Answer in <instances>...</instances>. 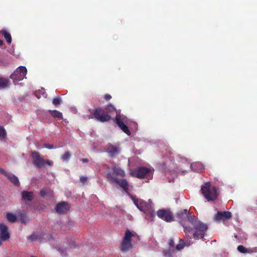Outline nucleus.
<instances>
[{"instance_id": "nucleus-1", "label": "nucleus", "mask_w": 257, "mask_h": 257, "mask_svg": "<svg viewBox=\"0 0 257 257\" xmlns=\"http://www.w3.org/2000/svg\"><path fill=\"white\" fill-rule=\"evenodd\" d=\"M177 220L182 224L185 233L190 232L195 229L193 237L196 239H203L208 229L207 225L198 220L194 215H191L185 209L176 213Z\"/></svg>"}, {"instance_id": "nucleus-2", "label": "nucleus", "mask_w": 257, "mask_h": 257, "mask_svg": "<svg viewBox=\"0 0 257 257\" xmlns=\"http://www.w3.org/2000/svg\"><path fill=\"white\" fill-rule=\"evenodd\" d=\"M114 112H116V109L111 104H109L104 107H99L95 108L91 111L88 117L101 122H104L111 120V116Z\"/></svg>"}, {"instance_id": "nucleus-3", "label": "nucleus", "mask_w": 257, "mask_h": 257, "mask_svg": "<svg viewBox=\"0 0 257 257\" xmlns=\"http://www.w3.org/2000/svg\"><path fill=\"white\" fill-rule=\"evenodd\" d=\"M201 193L208 201H213L217 198V188L207 182L201 188Z\"/></svg>"}, {"instance_id": "nucleus-4", "label": "nucleus", "mask_w": 257, "mask_h": 257, "mask_svg": "<svg viewBox=\"0 0 257 257\" xmlns=\"http://www.w3.org/2000/svg\"><path fill=\"white\" fill-rule=\"evenodd\" d=\"M131 196L134 204L140 210L145 213L150 214L152 216L155 215V212L152 208L151 202H147L142 199H137L132 195Z\"/></svg>"}, {"instance_id": "nucleus-5", "label": "nucleus", "mask_w": 257, "mask_h": 257, "mask_svg": "<svg viewBox=\"0 0 257 257\" xmlns=\"http://www.w3.org/2000/svg\"><path fill=\"white\" fill-rule=\"evenodd\" d=\"M130 174L132 177L139 179L146 178L148 180L153 177L152 170L144 166L131 170Z\"/></svg>"}, {"instance_id": "nucleus-6", "label": "nucleus", "mask_w": 257, "mask_h": 257, "mask_svg": "<svg viewBox=\"0 0 257 257\" xmlns=\"http://www.w3.org/2000/svg\"><path fill=\"white\" fill-rule=\"evenodd\" d=\"M33 158V162L34 165L39 168H42L47 165L52 166L53 165V162L49 160H44L41 156L40 153L37 151H33L31 153Z\"/></svg>"}, {"instance_id": "nucleus-7", "label": "nucleus", "mask_w": 257, "mask_h": 257, "mask_svg": "<svg viewBox=\"0 0 257 257\" xmlns=\"http://www.w3.org/2000/svg\"><path fill=\"white\" fill-rule=\"evenodd\" d=\"M116 116L115 118L113 119V121L119 128L125 134H126L128 136H130L131 134V131L128 129L127 125L125 124L127 118L123 115H120V112H117L116 111Z\"/></svg>"}, {"instance_id": "nucleus-8", "label": "nucleus", "mask_w": 257, "mask_h": 257, "mask_svg": "<svg viewBox=\"0 0 257 257\" xmlns=\"http://www.w3.org/2000/svg\"><path fill=\"white\" fill-rule=\"evenodd\" d=\"M27 73V69L25 66H19L16 70L10 75V78L12 79L14 83L22 80L25 78Z\"/></svg>"}, {"instance_id": "nucleus-9", "label": "nucleus", "mask_w": 257, "mask_h": 257, "mask_svg": "<svg viewBox=\"0 0 257 257\" xmlns=\"http://www.w3.org/2000/svg\"><path fill=\"white\" fill-rule=\"evenodd\" d=\"M134 236V234L128 229H126L121 244V249L122 251H125L132 248L133 246L131 241L132 237Z\"/></svg>"}, {"instance_id": "nucleus-10", "label": "nucleus", "mask_w": 257, "mask_h": 257, "mask_svg": "<svg viewBox=\"0 0 257 257\" xmlns=\"http://www.w3.org/2000/svg\"><path fill=\"white\" fill-rule=\"evenodd\" d=\"M157 214L160 219L166 222L173 221V213L169 210L160 209L157 211Z\"/></svg>"}, {"instance_id": "nucleus-11", "label": "nucleus", "mask_w": 257, "mask_h": 257, "mask_svg": "<svg viewBox=\"0 0 257 257\" xmlns=\"http://www.w3.org/2000/svg\"><path fill=\"white\" fill-rule=\"evenodd\" d=\"M105 152L108 154L110 157L112 158L118 155L120 152V149L118 146L108 143L105 146Z\"/></svg>"}, {"instance_id": "nucleus-12", "label": "nucleus", "mask_w": 257, "mask_h": 257, "mask_svg": "<svg viewBox=\"0 0 257 257\" xmlns=\"http://www.w3.org/2000/svg\"><path fill=\"white\" fill-rule=\"evenodd\" d=\"M70 206L68 203L65 201L61 202L57 204L55 210L57 213L62 214L66 213L70 209Z\"/></svg>"}, {"instance_id": "nucleus-13", "label": "nucleus", "mask_w": 257, "mask_h": 257, "mask_svg": "<svg viewBox=\"0 0 257 257\" xmlns=\"http://www.w3.org/2000/svg\"><path fill=\"white\" fill-rule=\"evenodd\" d=\"M232 216L229 211H218L214 216V219L217 221L225 220L230 219Z\"/></svg>"}, {"instance_id": "nucleus-14", "label": "nucleus", "mask_w": 257, "mask_h": 257, "mask_svg": "<svg viewBox=\"0 0 257 257\" xmlns=\"http://www.w3.org/2000/svg\"><path fill=\"white\" fill-rule=\"evenodd\" d=\"M0 237L3 241H6L10 238L8 227L3 223H0Z\"/></svg>"}, {"instance_id": "nucleus-15", "label": "nucleus", "mask_w": 257, "mask_h": 257, "mask_svg": "<svg viewBox=\"0 0 257 257\" xmlns=\"http://www.w3.org/2000/svg\"><path fill=\"white\" fill-rule=\"evenodd\" d=\"M116 184L118 185L127 194H129V184L125 179H118L115 182Z\"/></svg>"}, {"instance_id": "nucleus-16", "label": "nucleus", "mask_w": 257, "mask_h": 257, "mask_svg": "<svg viewBox=\"0 0 257 257\" xmlns=\"http://www.w3.org/2000/svg\"><path fill=\"white\" fill-rule=\"evenodd\" d=\"M6 177L8 178V179L14 185L17 186H19L20 185V181L18 178V177L15 175L14 174L8 172Z\"/></svg>"}, {"instance_id": "nucleus-17", "label": "nucleus", "mask_w": 257, "mask_h": 257, "mask_svg": "<svg viewBox=\"0 0 257 257\" xmlns=\"http://www.w3.org/2000/svg\"><path fill=\"white\" fill-rule=\"evenodd\" d=\"M22 198L25 201H31L34 199L33 192L27 191H23L22 192Z\"/></svg>"}, {"instance_id": "nucleus-18", "label": "nucleus", "mask_w": 257, "mask_h": 257, "mask_svg": "<svg viewBox=\"0 0 257 257\" xmlns=\"http://www.w3.org/2000/svg\"><path fill=\"white\" fill-rule=\"evenodd\" d=\"M106 178L110 183H115L117 178L115 176V175L113 171H108L106 173Z\"/></svg>"}, {"instance_id": "nucleus-19", "label": "nucleus", "mask_w": 257, "mask_h": 257, "mask_svg": "<svg viewBox=\"0 0 257 257\" xmlns=\"http://www.w3.org/2000/svg\"><path fill=\"white\" fill-rule=\"evenodd\" d=\"M1 34L4 37L7 42L9 44H10L12 41L11 34L6 29H2L1 31Z\"/></svg>"}, {"instance_id": "nucleus-20", "label": "nucleus", "mask_w": 257, "mask_h": 257, "mask_svg": "<svg viewBox=\"0 0 257 257\" xmlns=\"http://www.w3.org/2000/svg\"><path fill=\"white\" fill-rule=\"evenodd\" d=\"M48 112L50 115L55 118H57L58 119L63 118L62 113L57 110H49Z\"/></svg>"}, {"instance_id": "nucleus-21", "label": "nucleus", "mask_w": 257, "mask_h": 257, "mask_svg": "<svg viewBox=\"0 0 257 257\" xmlns=\"http://www.w3.org/2000/svg\"><path fill=\"white\" fill-rule=\"evenodd\" d=\"M112 170L114 173L115 176H119L123 177L125 175L124 171L119 167H114L112 168Z\"/></svg>"}, {"instance_id": "nucleus-22", "label": "nucleus", "mask_w": 257, "mask_h": 257, "mask_svg": "<svg viewBox=\"0 0 257 257\" xmlns=\"http://www.w3.org/2000/svg\"><path fill=\"white\" fill-rule=\"evenodd\" d=\"M9 80L4 78H0V89L6 88L9 84Z\"/></svg>"}, {"instance_id": "nucleus-23", "label": "nucleus", "mask_w": 257, "mask_h": 257, "mask_svg": "<svg viewBox=\"0 0 257 257\" xmlns=\"http://www.w3.org/2000/svg\"><path fill=\"white\" fill-rule=\"evenodd\" d=\"M6 218L9 222L12 223L15 222L17 220V217L16 215L12 213H7Z\"/></svg>"}, {"instance_id": "nucleus-24", "label": "nucleus", "mask_w": 257, "mask_h": 257, "mask_svg": "<svg viewBox=\"0 0 257 257\" xmlns=\"http://www.w3.org/2000/svg\"><path fill=\"white\" fill-rule=\"evenodd\" d=\"M62 103V99L59 96L54 98L52 100V103L55 107H58Z\"/></svg>"}, {"instance_id": "nucleus-25", "label": "nucleus", "mask_w": 257, "mask_h": 257, "mask_svg": "<svg viewBox=\"0 0 257 257\" xmlns=\"http://www.w3.org/2000/svg\"><path fill=\"white\" fill-rule=\"evenodd\" d=\"M71 157V154L69 152H65L62 156L61 160L63 162H67Z\"/></svg>"}, {"instance_id": "nucleus-26", "label": "nucleus", "mask_w": 257, "mask_h": 257, "mask_svg": "<svg viewBox=\"0 0 257 257\" xmlns=\"http://www.w3.org/2000/svg\"><path fill=\"white\" fill-rule=\"evenodd\" d=\"M7 137V132L3 126H0V139L3 140Z\"/></svg>"}, {"instance_id": "nucleus-27", "label": "nucleus", "mask_w": 257, "mask_h": 257, "mask_svg": "<svg viewBox=\"0 0 257 257\" xmlns=\"http://www.w3.org/2000/svg\"><path fill=\"white\" fill-rule=\"evenodd\" d=\"M185 244V243L183 239H180L179 240V243L176 245V248L177 250H180L184 247Z\"/></svg>"}, {"instance_id": "nucleus-28", "label": "nucleus", "mask_w": 257, "mask_h": 257, "mask_svg": "<svg viewBox=\"0 0 257 257\" xmlns=\"http://www.w3.org/2000/svg\"><path fill=\"white\" fill-rule=\"evenodd\" d=\"M38 238L39 235L35 233H33L28 237V239L30 240L31 241H33L38 239Z\"/></svg>"}, {"instance_id": "nucleus-29", "label": "nucleus", "mask_w": 257, "mask_h": 257, "mask_svg": "<svg viewBox=\"0 0 257 257\" xmlns=\"http://www.w3.org/2000/svg\"><path fill=\"white\" fill-rule=\"evenodd\" d=\"M238 250L241 253H246L247 252V249L244 247L243 245H239L237 247Z\"/></svg>"}, {"instance_id": "nucleus-30", "label": "nucleus", "mask_w": 257, "mask_h": 257, "mask_svg": "<svg viewBox=\"0 0 257 257\" xmlns=\"http://www.w3.org/2000/svg\"><path fill=\"white\" fill-rule=\"evenodd\" d=\"M40 194L43 198H45L47 195V192L45 190L42 189L40 191Z\"/></svg>"}, {"instance_id": "nucleus-31", "label": "nucleus", "mask_w": 257, "mask_h": 257, "mask_svg": "<svg viewBox=\"0 0 257 257\" xmlns=\"http://www.w3.org/2000/svg\"><path fill=\"white\" fill-rule=\"evenodd\" d=\"M44 147L48 149H52L54 148H56V147L54 148L53 145H51L49 144H45L44 145Z\"/></svg>"}, {"instance_id": "nucleus-32", "label": "nucleus", "mask_w": 257, "mask_h": 257, "mask_svg": "<svg viewBox=\"0 0 257 257\" xmlns=\"http://www.w3.org/2000/svg\"><path fill=\"white\" fill-rule=\"evenodd\" d=\"M87 180V177L83 176H81L80 177V181L83 184H84Z\"/></svg>"}, {"instance_id": "nucleus-33", "label": "nucleus", "mask_w": 257, "mask_h": 257, "mask_svg": "<svg viewBox=\"0 0 257 257\" xmlns=\"http://www.w3.org/2000/svg\"><path fill=\"white\" fill-rule=\"evenodd\" d=\"M104 98L106 100H109L111 98V96L109 94H106L104 96Z\"/></svg>"}, {"instance_id": "nucleus-34", "label": "nucleus", "mask_w": 257, "mask_h": 257, "mask_svg": "<svg viewBox=\"0 0 257 257\" xmlns=\"http://www.w3.org/2000/svg\"><path fill=\"white\" fill-rule=\"evenodd\" d=\"M164 255L166 257H170L171 255V253L170 250H167L164 252Z\"/></svg>"}, {"instance_id": "nucleus-35", "label": "nucleus", "mask_w": 257, "mask_h": 257, "mask_svg": "<svg viewBox=\"0 0 257 257\" xmlns=\"http://www.w3.org/2000/svg\"><path fill=\"white\" fill-rule=\"evenodd\" d=\"M175 244L174 241L173 239H170L169 242V245L170 247H174Z\"/></svg>"}, {"instance_id": "nucleus-36", "label": "nucleus", "mask_w": 257, "mask_h": 257, "mask_svg": "<svg viewBox=\"0 0 257 257\" xmlns=\"http://www.w3.org/2000/svg\"><path fill=\"white\" fill-rule=\"evenodd\" d=\"M0 173L3 174L6 177L8 172L6 171L4 169L0 168Z\"/></svg>"}, {"instance_id": "nucleus-37", "label": "nucleus", "mask_w": 257, "mask_h": 257, "mask_svg": "<svg viewBox=\"0 0 257 257\" xmlns=\"http://www.w3.org/2000/svg\"><path fill=\"white\" fill-rule=\"evenodd\" d=\"M80 161L83 163H87L89 162V160L87 158H82L80 160Z\"/></svg>"}, {"instance_id": "nucleus-38", "label": "nucleus", "mask_w": 257, "mask_h": 257, "mask_svg": "<svg viewBox=\"0 0 257 257\" xmlns=\"http://www.w3.org/2000/svg\"><path fill=\"white\" fill-rule=\"evenodd\" d=\"M3 41L0 40V46H2L3 45Z\"/></svg>"}, {"instance_id": "nucleus-39", "label": "nucleus", "mask_w": 257, "mask_h": 257, "mask_svg": "<svg viewBox=\"0 0 257 257\" xmlns=\"http://www.w3.org/2000/svg\"><path fill=\"white\" fill-rule=\"evenodd\" d=\"M21 220H22V222H23V223H26V222H25V221H24V220H23L22 219V218H21Z\"/></svg>"}]
</instances>
